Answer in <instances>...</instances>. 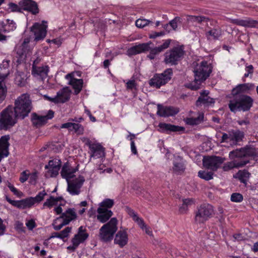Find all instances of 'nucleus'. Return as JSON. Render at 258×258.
Instances as JSON below:
<instances>
[{
  "label": "nucleus",
  "instance_id": "1",
  "mask_svg": "<svg viewBox=\"0 0 258 258\" xmlns=\"http://www.w3.org/2000/svg\"><path fill=\"white\" fill-rule=\"evenodd\" d=\"M229 157L233 160L224 164L223 169L224 171H228L234 168H239L245 165L249 162L247 158L258 157V153L255 148L251 146H246L239 149L233 150L229 153Z\"/></svg>",
  "mask_w": 258,
  "mask_h": 258
},
{
  "label": "nucleus",
  "instance_id": "2",
  "mask_svg": "<svg viewBox=\"0 0 258 258\" xmlns=\"http://www.w3.org/2000/svg\"><path fill=\"white\" fill-rule=\"evenodd\" d=\"M212 68L211 64L206 61H202L199 64H198L194 71L195 84H190L188 88L193 90L199 89L201 84L209 77L212 72Z\"/></svg>",
  "mask_w": 258,
  "mask_h": 258
},
{
  "label": "nucleus",
  "instance_id": "3",
  "mask_svg": "<svg viewBox=\"0 0 258 258\" xmlns=\"http://www.w3.org/2000/svg\"><path fill=\"white\" fill-rule=\"evenodd\" d=\"M32 108L31 100L27 94H23L16 99L13 111L20 119L27 116Z\"/></svg>",
  "mask_w": 258,
  "mask_h": 258
},
{
  "label": "nucleus",
  "instance_id": "4",
  "mask_svg": "<svg viewBox=\"0 0 258 258\" xmlns=\"http://www.w3.org/2000/svg\"><path fill=\"white\" fill-rule=\"evenodd\" d=\"M253 100L249 96L246 95H237L234 96L229 103V108L232 112L238 111H248L252 107Z\"/></svg>",
  "mask_w": 258,
  "mask_h": 258
},
{
  "label": "nucleus",
  "instance_id": "5",
  "mask_svg": "<svg viewBox=\"0 0 258 258\" xmlns=\"http://www.w3.org/2000/svg\"><path fill=\"white\" fill-rule=\"evenodd\" d=\"M19 117L13 111V106H8L0 113V130L7 131L17 122Z\"/></svg>",
  "mask_w": 258,
  "mask_h": 258
},
{
  "label": "nucleus",
  "instance_id": "6",
  "mask_svg": "<svg viewBox=\"0 0 258 258\" xmlns=\"http://www.w3.org/2000/svg\"><path fill=\"white\" fill-rule=\"evenodd\" d=\"M185 51L183 45L173 47L164 54V62L171 66L176 65L184 57Z\"/></svg>",
  "mask_w": 258,
  "mask_h": 258
},
{
  "label": "nucleus",
  "instance_id": "7",
  "mask_svg": "<svg viewBox=\"0 0 258 258\" xmlns=\"http://www.w3.org/2000/svg\"><path fill=\"white\" fill-rule=\"evenodd\" d=\"M118 220L116 218H112L106 224L103 225L99 230V238L104 242L110 241L117 230Z\"/></svg>",
  "mask_w": 258,
  "mask_h": 258
},
{
  "label": "nucleus",
  "instance_id": "8",
  "mask_svg": "<svg viewBox=\"0 0 258 258\" xmlns=\"http://www.w3.org/2000/svg\"><path fill=\"white\" fill-rule=\"evenodd\" d=\"M172 75V69L171 68L167 69L163 73L154 75L150 80L149 84L151 86L159 88L161 86L165 85L171 80Z\"/></svg>",
  "mask_w": 258,
  "mask_h": 258
},
{
  "label": "nucleus",
  "instance_id": "9",
  "mask_svg": "<svg viewBox=\"0 0 258 258\" xmlns=\"http://www.w3.org/2000/svg\"><path fill=\"white\" fill-rule=\"evenodd\" d=\"M214 209L212 205L203 204L198 208L196 213L195 221L197 223H202L207 221L213 214Z\"/></svg>",
  "mask_w": 258,
  "mask_h": 258
},
{
  "label": "nucleus",
  "instance_id": "10",
  "mask_svg": "<svg viewBox=\"0 0 258 258\" xmlns=\"http://www.w3.org/2000/svg\"><path fill=\"white\" fill-rule=\"evenodd\" d=\"M244 137L243 131L239 130H231L228 133H223L221 143H228L231 145H236L242 141Z\"/></svg>",
  "mask_w": 258,
  "mask_h": 258
},
{
  "label": "nucleus",
  "instance_id": "11",
  "mask_svg": "<svg viewBox=\"0 0 258 258\" xmlns=\"http://www.w3.org/2000/svg\"><path fill=\"white\" fill-rule=\"evenodd\" d=\"M30 42V37L24 39L22 43L16 47L17 57L20 60L25 59L27 55L29 54L32 49V47L29 45Z\"/></svg>",
  "mask_w": 258,
  "mask_h": 258
},
{
  "label": "nucleus",
  "instance_id": "12",
  "mask_svg": "<svg viewBox=\"0 0 258 258\" xmlns=\"http://www.w3.org/2000/svg\"><path fill=\"white\" fill-rule=\"evenodd\" d=\"M44 23H46V22L43 21L41 24L35 23L31 27V32L34 36V41L35 42L43 40L46 36L47 25Z\"/></svg>",
  "mask_w": 258,
  "mask_h": 258
},
{
  "label": "nucleus",
  "instance_id": "13",
  "mask_svg": "<svg viewBox=\"0 0 258 258\" xmlns=\"http://www.w3.org/2000/svg\"><path fill=\"white\" fill-rule=\"evenodd\" d=\"M224 158L218 156L205 157L203 160V165L206 168L216 171L223 163Z\"/></svg>",
  "mask_w": 258,
  "mask_h": 258
},
{
  "label": "nucleus",
  "instance_id": "14",
  "mask_svg": "<svg viewBox=\"0 0 258 258\" xmlns=\"http://www.w3.org/2000/svg\"><path fill=\"white\" fill-rule=\"evenodd\" d=\"M85 179L84 177L80 176L78 178L72 180H68V191L72 195H78L80 193V188L82 187Z\"/></svg>",
  "mask_w": 258,
  "mask_h": 258
},
{
  "label": "nucleus",
  "instance_id": "15",
  "mask_svg": "<svg viewBox=\"0 0 258 258\" xmlns=\"http://www.w3.org/2000/svg\"><path fill=\"white\" fill-rule=\"evenodd\" d=\"M31 115L32 124L36 127H40L44 125L47 122L48 119L53 117L54 112L51 110H49L46 115L40 116L36 113H33Z\"/></svg>",
  "mask_w": 258,
  "mask_h": 258
},
{
  "label": "nucleus",
  "instance_id": "16",
  "mask_svg": "<svg viewBox=\"0 0 258 258\" xmlns=\"http://www.w3.org/2000/svg\"><path fill=\"white\" fill-rule=\"evenodd\" d=\"M61 166V162L57 159L50 160L48 164L45 166V168L47 169L45 173L46 177H55L58 174V171Z\"/></svg>",
  "mask_w": 258,
  "mask_h": 258
},
{
  "label": "nucleus",
  "instance_id": "17",
  "mask_svg": "<svg viewBox=\"0 0 258 258\" xmlns=\"http://www.w3.org/2000/svg\"><path fill=\"white\" fill-rule=\"evenodd\" d=\"M9 75V70L4 68V70L1 68L0 70V104L5 99L7 93V88L5 81Z\"/></svg>",
  "mask_w": 258,
  "mask_h": 258
},
{
  "label": "nucleus",
  "instance_id": "18",
  "mask_svg": "<svg viewBox=\"0 0 258 258\" xmlns=\"http://www.w3.org/2000/svg\"><path fill=\"white\" fill-rule=\"evenodd\" d=\"M19 4L20 7H22V10L28 11L33 15H37L39 12L38 6L34 1L21 0Z\"/></svg>",
  "mask_w": 258,
  "mask_h": 258
},
{
  "label": "nucleus",
  "instance_id": "19",
  "mask_svg": "<svg viewBox=\"0 0 258 258\" xmlns=\"http://www.w3.org/2000/svg\"><path fill=\"white\" fill-rule=\"evenodd\" d=\"M85 144L91 151V157L98 158L104 156V149L100 144L92 143L89 139H87Z\"/></svg>",
  "mask_w": 258,
  "mask_h": 258
},
{
  "label": "nucleus",
  "instance_id": "20",
  "mask_svg": "<svg viewBox=\"0 0 258 258\" xmlns=\"http://www.w3.org/2000/svg\"><path fill=\"white\" fill-rule=\"evenodd\" d=\"M229 21L234 24L247 28H258V20H253L250 18L245 19H230Z\"/></svg>",
  "mask_w": 258,
  "mask_h": 258
},
{
  "label": "nucleus",
  "instance_id": "21",
  "mask_svg": "<svg viewBox=\"0 0 258 258\" xmlns=\"http://www.w3.org/2000/svg\"><path fill=\"white\" fill-rule=\"evenodd\" d=\"M66 79L69 81V84L72 86L75 90V94H78L82 90L83 80L75 78L74 73L67 74Z\"/></svg>",
  "mask_w": 258,
  "mask_h": 258
},
{
  "label": "nucleus",
  "instance_id": "22",
  "mask_svg": "<svg viewBox=\"0 0 258 258\" xmlns=\"http://www.w3.org/2000/svg\"><path fill=\"white\" fill-rule=\"evenodd\" d=\"M157 114L162 117L174 116L176 114L179 110L172 106H164L158 104L157 106Z\"/></svg>",
  "mask_w": 258,
  "mask_h": 258
},
{
  "label": "nucleus",
  "instance_id": "23",
  "mask_svg": "<svg viewBox=\"0 0 258 258\" xmlns=\"http://www.w3.org/2000/svg\"><path fill=\"white\" fill-rule=\"evenodd\" d=\"M10 138L9 135H5L2 136L0 139V161L4 157H7L9 155V144L8 141Z\"/></svg>",
  "mask_w": 258,
  "mask_h": 258
},
{
  "label": "nucleus",
  "instance_id": "24",
  "mask_svg": "<svg viewBox=\"0 0 258 258\" xmlns=\"http://www.w3.org/2000/svg\"><path fill=\"white\" fill-rule=\"evenodd\" d=\"M149 45V43H145L134 46L127 50V54L131 56L148 51L150 48Z\"/></svg>",
  "mask_w": 258,
  "mask_h": 258
},
{
  "label": "nucleus",
  "instance_id": "25",
  "mask_svg": "<svg viewBox=\"0 0 258 258\" xmlns=\"http://www.w3.org/2000/svg\"><path fill=\"white\" fill-rule=\"evenodd\" d=\"M6 200L13 206L18 208L25 209L27 207H30L33 205L32 199H26L21 201H14L6 197Z\"/></svg>",
  "mask_w": 258,
  "mask_h": 258
},
{
  "label": "nucleus",
  "instance_id": "26",
  "mask_svg": "<svg viewBox=\"0 0 258 258\" xmlns=\"http://www.w3.org/2000/svg\"><path fill=\"white\" fill-rule=\"evenodd\" d=\"M71 91L68 87L63 88L57 92L56 97L58 103H63L70 99Z\"/></svg>",
  "mask_w": 258,
  "mask_h": 258
},
{
  "label": "nucleus",
  "instance_id": "27",
  "mask_svg": "<svg viewBox=\"0 0 258 258\" xmlns=\"http://www.w3.org/2000/svg\"><path fill=\"white\" fill-rule=\"evenodd\" d=\"M77 169L73 168L68 163H65L62 166L60 174L61 176L66 179L67 181L70 180L75 176L74 173Z\"/></svg>",
  "mask_w": 258,
  "mask_h": 258
},
{
  "label": "nucleus",
  "instance_id": "28",
  "mask_svg": "<svg viewBox=\"0 0 258 258\" xmlns=\"http://www.w3.org/2000/svg\"><path fill=\"white\" fill-rule=\"evenodd\" d=\"M60 219L64 222H67V225L71 221L75 220L77 218V215L75 209L69 208L62 213L60 217Z\"/></svg>",
  "mask_w": 258,
  "mask_h": 258
},
{
  "label": "nucleus",
  "instance_id": "29",
  "mask_svg": "<svg viewBox=\"0 0 258 258\" xmlns=\"http://www.w3.org/2000/svg\"><path fill=\"white\" fill-rule=\"evenodd\" d=\"M158 126L160 132L166 133L179 132L184 130L182 127L166 123H160Z\"/></svg>",
  "mask_w": 258,
  "mask_h": 258
},
{
  "label": "nucleus",
  "instance_id": "30",
  "mask_svg": "<svg viewBox=\"0 0 258 258\" xmlns=\"http://www.w3.org/2000/svg\"><path fill=\"white\" fill-rule=\"evenodd\" d=\"M97 212V219L102 223L107 222L113 215V212L110 210H105L102 208H98Z\"/></svg>",
  "mask_w": 258,
  "mask_h": 258
},
{
  "label": "nucleus",
  "instance_id": "31",
  "mask_svg": "<svg viewBox=\"0 0 258 258\" xmlns=\"http://www.w3.org/2000/svg\"><path fill=\"white\" fill-rule=\"evenodd\" d=\"M128 242V236L124 230H120L116 234L114 239V243L119 245L120 247L125 246Z\"/></svg>",
  "mask_w": 258,
  "mask_h": 258
},
{
  "label": "nucleus",
  "instance_id": "32",
  "mask_svg": "<svg viewBox=\"0 0 258 258\" xmlns=\"http://www.w3.org/2000/svg\"><path fill=\"white\" fill-rule=\"evenodd\" d=\"M49 71V68L48 66H42V67H32V74L35 77H38L42 80L45 79L47 77V74Z\"/></svg>",
  "mask_w": 258,
  "mask_h": 258
},
{
  "label": "nucleus",
  "instance_id": "33",
  "mask_svg": "<svg viewBox=\"0 0 258 258\" xmlns=\"http://www.w3.org/2000/svg\"><path fill=\"white\" fill-rule=\"evenodd\" d=\"M209 92L207 91H203L200 93L201 96L198 98L196 101V105L199 106L201 104H211L215 102L214 99L208 96Z\"/></svg>",
  "mask_w": 258,
  "mask_h": 258
},
{
  "label": "nucleus",
  "instance_id": "34",
  "mask_svg": "<svg viewBox=\"0 0 258 258\" xmlns=\"http://www.w3.org/2000/svg\"><path fill=\"white\" fill-rule=\"evenodd\" d=\"M86 229L83 226H81L78 229V233L75 235L72 238L80 244L84 242L88 237L89 234L86 232Z\"/></svg>",
  "mask_w": 258,
  "mask_h": 258
},
{
  "label": "nucleus",
  "instance_id": "35",
  "mask_svg": "<svg viewBox=\"0 0 258 258\" xmlns=\"http://www.w3.org/2000/svg\"><path fill=\"white\" fill-rule=\"evenodd\" d=\"M250 89L249 84H242L238 85L232 90V93L234 96L243 95L242 93L247 92Z\"/></svg>",
  "mask_w": 258,
  "mask_h": 258
},
{
  "label": "nucleus",
  "instance_id": "36",
  "mask_svg": "<svg viewBox=\"0 0 258 258\" xmlns=\"http://www.w3.org/2000/svg\"><path fill=\"white\" fill-rule=\"evenodd\" d=\"M205 34L208 40H217L221 35V31L219 28H213L207 31Z\"/></svg>",
  "mask_w": 258,
  "mask_h": 258
},
{
  "label": "nucleus",
  "instance_id": "37",
  "mask_svg": "<svg viewBox=\"0 0 258 258\" xmlns=\"http://www.w3.org/2000/svg\"><path fill=\"white\" fill-rule=\"evenodd\" d=\"M204 119V113L198 112V115L195 117H189L186 119V123L189 125H197L201 123Z\"/></svg>",
  "mask_w": 258,
  "mask_h": 258
},
{
  "label": "nucleus",
  "instance_id": "38",
  "mask_svg": "<svg viewBox=\"0 0 258 258\" xmlns=\"http://www.w3.org/2000/svg\"><path fill=\"white\" fill-rule=\"evenodd\" d=\"M171 41V40L170 39L166 40L162 45L151 49L150 51L152 54H154L155 55L159 54L165 49L169 47Z\"/></svg>",
  "mask_w": 258,
  "mask_h": 258
},
{
  "label": "nucleus",
  "instance_id": "39",
  "mask_svg": "<svg viewBox=\"0 0 258 258\" xmlns=\"http://www.w3.org/2000/svg\"><path fill=\"white\" fill-rule=\"evenodd\" d=\"M114 201L110 199H105L101 203L99 204L98 208H102L104 210H109L114 205Z\"/></svg>",
  "mask_w": 258,
  "mask_h": 258
},
{
  "label": "nucleus",
  "instance_id": "40",
  "mask_svg": "<svg viewBox=\"0 0 258 258\" xmlns=\"http://www.w3.org/2000/svg\"><path fill=\"white\" fill-rule=\"evenodd\" d=\"M249 175L250 173L245 170L243 171H239L236 174V177L238 178L240 181L243 183H246Z\"/></svg>",
  "mask_w": 258,
  "mask_h": 258
},
{
  "label": "nucleus",
  "instance_id": "41",
  "mask_svg": "<svg viewBox=\"0 0 258 258\" xmlns=\"http://www.w3.org/2000/svg\"><path fill=\"white\" fill-rule=\"evenodd\" d=\"M188 20L192 22H197L201 24L204 22L207 23L209 21V19L202 16H189Z\"/></svg>",
  "mask_w": 258,
  "mask_h": 258
},
{
  "label": "nucleus",
  "instance_id": "42",
  "mask_svg": "<svg viewBox=\"0 0 258 258\" xmlns=\"http://www.w3.org/2000/svg\"><path fill=\"white\" fill-rule=\"evenodd\" d=\"M71 129L70 132H74L78 135H82L84 131V127L81 124L73 122H72Z\"/></svg>",
  "mask_w": 258,
  "mask_h": 258
},
{
  "label": "nucleus",
  "instance_id": "43",
  "mask_svg": "<svg viewBox=\"0 0 258 258\" xmlns=\"http://www.w3.org/2000/svg\"><path fill=\"white\" fill-rule=\"evenodd\" d=\"M185 166L182 162H174L173 163V170L174 172L180 174L184 171Z\"/></svg>",
  "mask_w": 258,
  "mask_h": 258
},
{
  "label": "nucleus",
  "instance_id": "44",
  "mask_svg": "<svg viewBox=\"0 0 258 258\" xmlns=\"http://www.w3.org/2000/svg\"><path fill=\"white\" fill-rule=\"evenodd\" d=\"M213 173L206 171L200 170L198 172V176L202 179L209 180L213 178Z\"/></svg>",
  "mask_w": 258,
  "mask_h": 258
},
{
  "label": "nucleus",
  "instance_id": "45",
  "mask_svg": "<svg viewBox=\"0 0 258 258\" xmlns=\"http://www.w3.org/2000/svg\"><path fill=\"white\" fill-rule=\"evenodd\" d=\"M61 220L60 218H56L52 223V226L55 230H59L61 229L63 226L67 225V222L62 221L59 224L57 225L58 222Z\"/></svg>",
  "mask_w": 258,
  "mask_h": 258
},
{
  "label": "nucleus",
  "instance_id": "46",
  "mask_svg": "<svg viewBox=\"0 0 258 258\" xmlns=\"http://www.w3.org/2000/svg\"><path fill=\"white\" fill-rule=\"evenodd\" d=\"M7 22L8 23L4 26V32L12 31L16 29L15 23L13 20H8Z\"/></svg>",
  "mask_w": 258,
  "mask_h": 258
},
{
  "label": "nucleus",
  "instance_id": "47",
  "mask_svg": "<svg viewBox=\"0 0 258 258\" xmlns=\"http://www.w3.org/2000/svg\"><path fill=\"white\" fill-rule=\"evenodd\" d=\"M56 205L57 204H56L55 201L54 200V197H53V196H50L49 199H47L46 201L44 203L43 205V209H44L45 207H47L50 209L53 206Z\"/></svg>",
  "mask_w": 258,
  "mask_h": 258
},
{
  "label": "nucleus",
  "instance_id": "48",
  "mask_svg": "<svg viewBox=\"0 0 258 258\" xmlns=\"http://www.w3.org/2000/svg\"><path fill=\"white\" fill-rule=\"evenodd\" d=\"M149 24H153V22L146 19H139L136 22V25L139 28H143Z\"/></svg>",
  "mask_w": 258,
  "mask_h": 258
},
{
  "label": "nucleus",
  "instance_id": "49",
  "mask_svg": "<svg viewBox=\"0 0 258 258\" xmlns=\"http://www.w3.org/2000/svg\"><path fill=\"white\" fill-rule=\"evenodd\" d=\"M47 195L46 192L45 190H43L38 193V194L34 198L30 197V199H32L33 200V205L36 202H40L42 201L44 199V197L45 196Z\"/></svg>",
  "mask_w": 258,
  "mask_h": 258
},
{
  "label": "nucleus",
  "instance_id": "50",
  "mask_svg": "<svg viewBox=\"0 0 258 258\" xmlns=\"http://www.w3.org/2000/svg\"><path fill=\"white\" fill-rule=\"evenodd\" d=\"M9 9L11 10V12H20L21 13L22 12V8L18 5L13 3H10L9 4Z\"/></svg>",
  "mask_w": 258,
  "mask_h": 258
},
{
  "label": "nucleus",
  "instance_id": "51",
  "mask_svg": "<svg viewBox=\"0 0 258 258\" xmlns=\"http://www.w3.org/2000/svg\"><path fill=\"white\" fill-rule=\"evenodd\" d=\"M180 22V18L178 17H175L174 19L170 21L169 23L170 27L172 30L176 31L177 28L178 23Z\"/></svg>",
  "mask_w": 258,
  "mask_h": 258
},
{
  "label": "nucleus",
  "instance_id": "52",
  "mask_svg": "<svg viewBox=\"0 0 258 258\" xmlns=\"http://www.w3.org/2000/svg\"><path fill=\"white\" fill-rule=\"evenodd\" d=\"M231 200L234 202H240L243 200V196L239 193H233L231 195Z\"/></svg>",
  "mask_w": 258,
  "mask_h": 258
},
{
  "label": "nucleus",
  "instance_id": "53",
  "mask_svg": "<svg viewBox=\"0 0 258 258\" xmlns=\"http://www.w3.org/2000/svg\"><path fill=\"white\" fill-rule=\"evenodd\" d=\"M16 83L20 86H24L26 83V79L22 77L20 75L16 76L15 78Z\"/></svg>",
  "mask_w": 258,
  "mask_h": 258
},
{
  "label": "nucleus",
  "instance_id": "54",
  "mask_svg": "<svg viewBox=\"0 0 258 258\" xmlns=\"http://www.w3.org/2000/svg\"><path fill=\"white\" fill-rule=\"evenodd\" d=\"M72 230V227H67L64 229L62 230L60 232V236H59V238L63 239L64 238L67 237L69 236V233L71 232Z\"/></svg>",
  "mask_w": 258,
  "mask_h": 258
},
{
  "label": "nucleus",
  "instance_id": "55",
  "mask_svg": "<svg viewBox=\"0 0 258 258\" xmlns=\"http://www.w3.org/2000/svg\"><path fill=\"white\" fill-rule=\"evenodd\" d=\"M8 186L14 194L18 197H20L22 196L23 194L22 192L19 191L17 188H16L12 184L9 183Z\"/></svg>",
  "mask_w": 258,
  "mask_h": 258
},
{
  "label": "nucleus",
  "instance_id": "56",
  "mask_svg": "<svg viewBox=\"0 0 258 258\" xmlns=\"http://www.w3.org/2000/svg\"><path fill=\"white\" fill-rule=\"evenodd\" d=\"M126 89L127 90H133V89L136 88L137 84H136L135 80H128L126 82Z\"/></svg>",
  "mask_w": 258,
  "mask_h": 258
},
{
  "label": "nucleus",
  "instance_id": "57",
  "mask_svg": "<svg viewBox=\"0 0 258 258\" xmlns=\"http://www.w3.org/2000/svg\"><path fill=\"white\" fill-rule=\"evenodd\" d=\"M37 179V173H33L30 175L29 178V182L32 184H35L36 183V180Z\"/></svg>",
  "mask_w": 258,
  "mask_h": 258
},
{
  "label": "nucleus",
  "instance_id": "58",
  "mask_svg": "<svg viewBox=\"0 0 258 258\" xmlns=\"http://www.w3.org/2000/svg\"><path fill=\"white\" fill-rule=\"evenodd\" d=\"M237 123L240 125H245V129L247 128V126L249 124L250 122L249 120L246 119L244 120H239L237 121ZM243 130H244L245 128H242Z\"/></svg>",
  "mask_w": 258,
  "mask_h": 258
},
{
  "label": "nucleus",
  "instance_id": "59",
  "mask_svg": "<svg viewBox=\"0 0 258 258\" xmlns=\"http://www.w3.org/2000/svg\"><path fill=\"white\" fill-rule=\"evenodd\" d=\"M134 221L138 223V225L142 229H144V227H146V225L144 223L143 220L139 217L135 219Z\"/></svg>",
  "mask_w": 258,
  "mask_h": 258
},
{
  "label": "nucleus",
  "instance_id": "60",
  "mask_svg": "<svg viewBox=\"0 0 258 258\" xmlns=\"http://www.w3.org/2000/svg\"><path fill=\"white\" fill-rule=\"evenodd\" d=\"M6 226L3 223V220L0 218V236L3 235L5 233Z\"/></svg>",
  "mask_w": 258,
  "mask_h": 258
},
{
  "label": "nucleus",
  "instance_id": "61",
  "mask_svg": "<svg viewBox=\"0 0 258 258\" xmlns=\"http://www.w3.org/2000/svg\"><path fill=\"white\" fill-rule=\"evenodd\" d=\"M72 245H70L67 247L68 249L72 250V251H75L76 249L79 246V244L78 242H76L74 239H72Z\"/></svg>",
  "mask_w": 258,
  "mask_h": 258
},
{
  "label": "nucleus",
  "instance_id": "62",
  "mask_svg": "<svg viewBox=\"0 0 258 258\" xmlns=\"http://www.w3.org/2000/svg\"><path fill=\"white\" fill-rule=\"evenodd\" d=\"M26 225L29 230H32L35 227V223L32 220H29L27 223Z\"/></svg>",
  "mask_w": 258,
  "mask_h": 258
},
{
  "label": "nucleus",
  "instance_id": "63",
  "mask_svg": "<svg viewBox=\"0 0 258 258\" xmlns=\"http://www.w3.org/2000/svg\"><path fill=\"white\" fill-rule=\"evenodd\" d=\"M188 207L183 204L179 207V212L180 214H185L187 212Z\"/></svg>",
  "mask_w": 258,
  "mask_h": 258
},
{
  "label": "nucleus",
  "instance_id": "64",
  "mask_svg": "<svg viewBox=\"0 0 258 258\" xmlns=\"http://www.w3.org/2000/svg\"><path fill=\"white\" fill-rule=\"evenodd\" d=\"M28 175L26 174V172L23 171L21 174V177H20V181L22 183H24L28 179Z\"/></svg>",
  "mask_w": 258,
  "mask_h": 258
}]
</instances>
